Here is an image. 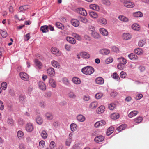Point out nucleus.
Returning a JSON list of instances; mask_svg holds the SVG:
<instances>
[{"instance_id":"13","label":"nucleus","mask_w":149,"mask_h":149,"mask_svg":"<svg viewBox=\"0 0 149 149\" xmlns=\"http://www.w3.org/2000/svg\"><path fill=\"white\" fill-rule=\"evenodd\" d=\"M52 65L54 67L57 68H59L60 67V64L55 60H53L51 61Z\"/></svg>"},{"instance_id":"18","label":"nucleus","mask_w":149,"mask_h":149,"mask_svg":"<svg viewBox=\"0 0 149 149\" xmlns=\"http://www.w3.org/2000/svg\"><path fill=\"white\" fill-rule=\"evenodd\" d=\"M122 37L125 40H128L131 38L132 36L129 33H124L123 34Z\"/></svg>"},{"instance_id":"7","label":"nucleus","mask_w":149,"mask_h":149,"mask_svg":"<svg viewBox=\"0 0 149 149\" xmlns=\"http://www.w3.org/2000/svg\"><path fill=\"white\" fill-rule=\"evenodd\" d=\"M99 53L103 55H107L110 52V50L106 48H103L101 49L99 51Z\"/></svg>"},{"instance_id":"19","label":"nucleus","mask_w":149,"mask_h":149,"mask_svg":"<svg viewBox=\"0 0 149 149\" xmlns=\"http://www.w3.org/2000/svg\"><path fill=\"white\" fill-rule=\"evenodd\" d=\"M39 87L40 89L42 90H45L46 89V86L45 84L42 81H40L38 83Z\"/></svg>"},{"instance_id":"34","label":"nucleus","mask_w":149,"mask_h":149,"mask_svg":"<svg viewBox=\"0 0 149 149\" xmlns=\"http://www.w3.org/2000/svg\"><path fill=\"white\" fill-rule=\"evenodd\" d=\"M134 52L137 55H141L143 54V51L141 49L138 48L134 49Z\"/></svg>"},{"instance_id":"44","label":"nucleus","mask_w":149,"mask_h":149,"mask_svg":"<svg viewBox=\"0 0 149 149\" xmlns=\"http://www.w3.org/2000/svg\"><path fill=\"white\" fill-rule=\"evenodd\" d=\"M146 41L145 39L140 40L138 42V45L139 46L141 47L143 46L146 43Z\"/></svg>"},{"instance_id":"11","label":"nucleus","mask_w":149,"mask_h":149,"mask_svg":"<svg viewBox=\"0 0 149 149\" xmlns=\"http://www.w3.org/2000/svg\"><path fill=\"white\" fill-rule=\"evenodd\" d=\"M48 74L50 76H53L55 74L54 69L52 67L49 68L47 70Z\"/></svg>"},{"instance_id":"4","label":"nucleus","mask_w":149,"mask_h":149,"mask_svg":"<svg viewBox=\"0 0 149 149\" xmlns=\"http://www.w3.org/2000/svg\"><path fill=\"white\" fill-rule=\"evenodd\" d=\"M51 52L53 54L56 56H60L61 55V52L58 49L55 47H52L51 48Z\"/></svg>"},{"instance_id":"16","label":"nucleus","mask_w":149,"mask_h":149,"mask_svg":"<svg viewBox=\"0 0 149 149\" xmlns=\"http://www.w3.org/2000/svg\"><path fill=\"white\" fill-rule=\"evenodd\" d=\"M96 84L99 85H102L104 83L103 79L102 77H98L95 80Z\"/></svg>"},{"instance_id":"52","label":"nucleus","mask_w":149,"mask_h":149,"mask_svg":"<svg viewBox=\"0 0 149 149\" xmlns=\"http://www.w3.org/2000/svg\"><path fill=\"white\" fill-rule=\"evenodd\" d=\"M55 25L59 29H63L64 28V27L63 25L61 23L57 22L56 23Z\"/></svg>"},{"instance_id":"42","label":"nucleus","mask_w":149,"mask_h":149,"mask_svg":"<svg viewBox=\"0 0 149 149\" xmlns=\"http://www.w3.org/2000/svg\"><path fill=\"white\" fill-rule=\"evenodd\" d=\"M29 8L28 5H24L21 6L19 8V12H24V11L26 10Z\"/></svg>"},{"instance_id":"38","label":"nucleus","mask_w":149,"mask_h":149,"mask_svg":"<svg viewBox=\"0 0 149 149\" xmlns=\"http://www.w3.org/2000/svg\"><path fill=\"white\" fill-rule=\"evenodd\" d=\"M40 30L43 33H46L48 31V26L46 25L42 26L40 28Z\"/></svg>"},{"instance_id":"10","label":"nucleus","mask_w":149,"mask_h":149,"mask_svg":"<svg viewBox=\"0 0 149 149\" xmlns=\"http://www.w3.org/2000/svg\"><path fill=\"white\" fill-rule=\"evenodd\" d=\"M67 96L70 99H75L77 97L76 94L73 91L69 92L67 94Z\"/></svg>"},{"instance_id":"32","label":"nucleus","mask_w":149,"mask_h":149,"mask_svg":"<svg viewBox=\"0 0 149 149\" xmlns=\"http://www.w3.org/2000/svg\"><path fill=\"white\" fill-rule=\"evenodd\" d=\"M89 15L90 16L93 18L96 19L98 17V14L96 13L93 11L89 12Z\"/></svg>"},{"instance_id":"26","label":"nucleus","mask_w":149,"mask_h":149,"mask_svg":"<svg viewBox=\"0 0 149 149\" xmlns=\"http://www.w3.org/2000/svg\"><path fill=\"white\" fill-rule=\"evenodd\" d=\"M49 83L52 87L55 88L56 86V84L55 80L52 78H50L49 80Z\"/></svg>"},{"instance_id":"35","label":"nucleus","mask_w":149,"mask_h":149,"mask_svg":"<svg viewBox=\"0 0 149 149\" xmlns=\"http://www.w3.org/2000/svg\"><path fill=\"white\" fill-rule=\"evenodd\" d=\"M77 119L79 121L82 122L85 120V117L82 115H79L77 117Z\"/></svg>"},{"instance_id":"55","label":"nucleus","mask_w":149,"mask_h":149,"mask_svg":"<svg viewBox=\"0 0 149 149\" xmlns=\"http://www.w3.org/2000/svg\"><path fill=\"white\" fill-rule=\"evenodd\" d=\"M36 122L38 124L41 125L42 123L43 120L41 118L38 117L36 119Z\"/></svg>"},{"instance_id":"2","label":"nucleus","mask_w":149,"mask_h":149,"mask_svg":"<svg viewBox=\"0 0 149 149\" xmlns=\"http://www.w3.org/2000/svg\"><path fill=\"white\" fill-rule=\"evenodd\" d=\"M120 1L127 8H131L134 6V3L130 1L129 0H120Z\"/></svg>"},{"instance_id":"58","label":"nucleus","mask_w":149,"mask_h":149,"mask_svg":"<svg viewBox=\"0 0 149 149\" xmlns=\"http://www.w3.org/2000/svg\"><path fill=\"white\" fill-rule=\"evenodd\" d=\"M126 74V73L125 72L122 71L120 73V76L121 78L123 79L125 78Z\"/></svg>"},{"instance_id":"22","label":"nucleus","mask_w":149,"mask_h":149,"mask_svg":"<svg viewBox=\"0 0 149 149\" xmlns=\"http://www.w3.org/2000/svg\"><path fill=\"white\" fill-rule=\"evenodd\" d=\"M100 33L103 36H107L108 34L107 31L104 28H100L99 29Z\"/></svg>"},{"instance_id":"3","label":"nucleus","mask_w":149,"mask_h":149,"mask_svg":"<svg viewBox=\"0 0 149 149\" xmlns=\"http://www.w3.org/2000/svg\"><path fill=\"white\" fill-rule=\"evenodd\" d=\"M33 126L32 124L31 123H27L25 126V129L28 132H31L33 130Z\"/></svg>"},{"instance_id":"8","label":"nucleus","mask_w":149,"mask_h":149,"mask_svg":"<svg viewBox=\"0 0 149 149\" xmlns=\"http://www.w3.org/2000/svg\"><path fill=\"white\" fill-rule=\"evenodd\" d=\"M106 123V122L105 121L102 120L96 122L94 124V126L96 127H98L104 125Z\"/></svg>"},{"instance_id":"57","label":"nucleus","mask_w":149,"mask_h":149,"mask_svg":"<svg viewBox=\"0 0 149 149\" xmlns=\"http://www.w3.org/2000/svg\"><path fill=\"white\" fill-rule=\"evenodd\" d=\"M0 33L2 36L4 38H6L7 36V33L6 31H1Z\"/></svg>"},{"instance_id":"24","label":"nucleus","mask_w":149,"mask_h":149,"mask_svg":"<svg viewBox=\"0 0 149 149\" xmlns=\"http://www.w3.org/2000/svg\"><path fill=\"white\" fill-rule=\"evenodd\" d=\"M80 55L82 57L85 58H88L90 56V55L86 52H81Z\"/></svg>"},{"instance_id":"20","label":"nucleus","mask_w":149,"mask_h":149,"mask_svg":"<svg viewBox=\"0 0 149 149\" xmlns=\"http://www.w3.org/2000/svg\"><path fill=\"white\" fill-rule=\"evenodd\" d=\"M118 19L120 21L124 22H126L128 21V19L125 16L120 15L118 16Z\"/></svg>"},{"instance_id":"40","label":"nucleus","mask_w":149,"mask_h":149,"mask_svg":"<svg viewBox=\"0 0 149 149\" xmlns=\"http://www.w3.org/2000/svg\"><path fill=\"white\" fill-rule=\"evenodd\" d=\"M62 80L63 83L64 84L66 85H68L70 84L69 81L67 78L64 77L62 78Z\"/></svg>"},{"instance_id":"63","label":"nucleus","mask_w":149,"mask_h":149,"mask_svg":"<svg viewBox=\"0 0 149 149\" xmlns=\"http://www.w3.org/2000/svg\"><path fill=\"white\" fill-rule=\"evenodd\" d=\"M56 146L55 142L54 141L51 142L50 144V148L52 149H54V147Z\"/></svg>"},{"instance_id":"60","label":"nucleus","mask_w":149,"mask_h":149,"mask_svg":"<svg viewBox=\"0 0 149 149\" xmlns=\"http://www.w3.org/2000/svg\"><path fill=\"white\" fill-rule=\"evenodd\" d=\"M25 98V96L24 95L21 94L19 96V101L21 102L22 103L23 102Z\"/></svg>"},{"instance_id":"25","label":"nucleus","mask_w":149,"mask_h":149,"mask_svg":"<svg viewBox=\"0 0 149 149\" xmlns=\"http://www.w3.org/2000/svg\"><path fill=\"white\" fill-rule=\"evenodd\" d=\"M66 40L70 43L74 44L76 43L75 40L73 38L70 37H67L66 38Z\"/></svg>"},{"instance_id":"39","label":"nucleus","mask_w":149,"mask_h":149,"mask_svg":"<svg viewBox=\"0 0 149 149\" xmlns=\"http://www.w3.org/2000/svg\"><path fill=\"white\" fill-rule=\"evenodd\" d=\"M120 115L118 113H114L112 114L111 116V118L113 119H116L119 118Z\"/></svg>"},{"instance_id":"56","label":"nucleus","mask_w":149,"mask_h":149,"mask_svg":"<svg viewBox=\"0 0 149 149\" xmlns=\"http://www.w3.org/2000/svg\"><path fill=\"white\" fill-rule=\"evenodd\" d=\"M1 86L2 89L5 90L7 88V84L6 82H3L1 84Z\"/></svg>"},{"instance_id":"50","label":"nucleus","mask_w":149,"mask_h":149,"mask_svg":"<svg viewBox=\"0 0 149 149\" xmlns=\"http://www.w3.org/2000/svg\"><path fill=\"white\" fill-rule=\"evenodd\" d=\"M143 118L141 117H138L134 120V121L136 123H140L143 120Z\"/></svg>"},{"instance_id":"29","label":"nucleus","mask_w":149,"mask_h":149,"mask_svg":"<svg viewBox=\"0 0 149 149\" xmlns=\"http://www.w3.org/2000/svg\"><path fill=\"white\" fill-rule=\"evenodd\" d=\"M71 23L72 25L75 27H78L79 24V21L75 19H72L71 20Z\"/></svg>"},{"instance_id":"61","label":"nucleus","mask_w":149,"mask_h":149,"mask_svg":"<svg viewBox=\"0 0 149 149\" xmlns=\"http://www.w3.org/2000/svg\"><path fill=\"white\" fill-rule=\"evenodd\" d=\"M113 61V59L112 58H109L106 59L105 62L107 64H108L112 63Z\"/></svg>"},{"instance_id":"43","label":"nucleus","mask_w":149,"mask_h":149,"mask_svg":"<svg viewBox=\"0 0 149 149\" xmlns=\"http://www.w3.org/2000/svg\"><path fill=\"white\" fill-rule=\"evenodd\" d=\"M41 137L44 139L47 138V134L46 131L45 130H42L40 134Z\"/></svg>"},{"instance_id":"9","label":"nucleus","mask_w":149,"mask_h":149,"mask_svg":"<svg viewBox=\"0 0 149 149\" xmlns=\"http://www.w3.org/2000/svg\"><path fill=\"white\" fill-rule=\"evenodd\" d=\"M128 56L129 58L132 60H138V56L133 53L130 54Z\"/></svg>"},{"instance_id":"33","label":"nucleus","mask_w":149,"mask_h":149,"mask_svg":"<svg viewBox=\"0 0 149 149\" xmlns=\"http://www.w3.org/2000/svg\"><path fill=\"white\" fill-rule=\"evenodd\" d=\"M138 112L136 110H134L128 114V116L129 118H132L137 115Z\"/></svg>"},{"instance_id":"53","label":"nucleus","mask_w":149,"mask_h":149,"mask_svg":"<svg viewBox=\"0 0 149 149\" xmlns=\"http://www.w3.org/2000/svg\"><path fill=\"white\" fill-rule=\"evenodd\" d=\"M8 124L10 126H13L14 125V122L13 119L10 118H8L7 120Z\"/></svg>"},{"instance_id":"49","label":"nucleus","mask_w":149,"mask_h":149,"mask_svg":"<svg viewBox=\"0 0 149 149\" xmlns=\"http://www.w3.org/2000/svg\"><path fill=\"white\" fill-rule=\"evenodd\" d=\"M72 36L75 38L76 39L79 40H81L82 39L81 37L79 35L75 33H73Z\"/></svg>"},{"instance_id":"21","label":"nucleus","mask_w":149,"mask_h":149,"mask_svg":"<svg viewBox=\"0 0 149 149\" xmlns=\"http://www.w3.org/2000/svg\"><path fill=\"white\" fill-rule=\"evenodd\" d=\"M97 22L101 24L105 25L107 23L106 19L103 17H100L97 20Z\"/></svg>"},{"instance_id":"14","label":"nucleus","mask_w":149,"mask_h":149,"mask_svg":"<svg viewBox=\"0 0 149 149\" xmlns=\"http://www.w3.org/2000/svg\"><path fill=\"white\" fill-rule=\"evenodd\" d=\"M104 137L103 136H99L95 137L94 141L97 143L102 141L104 139Z\"/></svg>"},{"instance_id":"27","label":"nucleus","mask_w":149,"mask_h":149,"mask_svg":"<svg viewBox=\"0 0 149 149\" xmlns=\"http://www.w3.org/2000/svg\"><path fill=\"white\" fill-rule=\"evenodd\" d=\"M105 107L103 106H100L97 109V111L98 113L101 114L103 113L105 111Z\"/></svg>"},{"instance_id":"6","label":"nucleus","mask_w":149,"mask_h":149,"mask_svg":"<svg viewBox=\"0 0 149 149\" xmlns=\"http://www.w3.org/2000/svg\"><path fill=\"white\" fill-rule=\"evenodd\" d=\"M34 62L36 68L39 69L42 68L43 65L41 62L37 59L35 60Z\"/></svg>"},{"instance_id":"46","label":"nucleus","mask_w":149,"mask_h":149,"mask_svg":"<svg viewBox=\"0 0 149 149\" xmlns=\"http://www.w3.org/2000/svg\"><path fill=\"white\" fill-rule=\"evenodd\" d=\"M79 21L84 23H86L88 22V19L85 17H79Z\"/></svg>"},{"instance_id":"54","label":"nucleus","mask_w":149,"mask_h":149,"mask_svg":"<svg viewBox=\"0 0 149 149\" xmlns=\"http://www.w3.org/2000/svg\"><path fill=\"white\" fill-rule=\"evenodd\" d=\"M112 77L114 79L117 80V81H118L120 79L119 77L116 72H115L113 73V74L112 75Z\"/></svg>"},{"instance_id":"37","label":"nucleus","mask_w":149,"mask_h":149,"mask_svg":"<svg viewBox=\"0 0 149 149\" xmlns=\"http://www.w3.org/2000/svg\"><path fill=\"white\" fill-rule=\"evenodd\" d=\"M133 15L134 17H142L143 15L142 13L140 11L135 12L133 13Z\"/></svg>"},{"instance_id":"12","label":"nucleus","mask_w":149,"mask_h":149,"mask_svg":"<svg viewBox=\"0 0 149 149\" xmlns=\"http://www.w3.org/2000/svg\"><path fill=\"white\" fill-rule=\"evenodd\" d=\"M77 12L79 14L84 16H86L87 15V13L85 9L82 8H80L78 9Z\"/></svg>"},{"instance_id":"41","label":"nucleus","mask_w":149,"mask_h":149,"mask_svg":"<svg viewBox=\"0 0 149 149\" xmlns=\"http://www.w3.org/2000/svg\"><path fill=\"white\" fill-rule=\"evenodd\" d=\"M126 127V125L125 124H122L117 128V130L118 131L120 132L122 130L125 129Z\"/></svg>"},{"instance_id":"47","label":"nucleus","mask_w":149,"mask_h":149,"mask_svg":"<svg viewBox=\"0 0 149 149\" xmlns=\"http://www.w3.org/2000/svg\"><path fill=\"white\" fill-rule=\"evenodd\" d=\"M103 95L102 93L99 92L97 93L95 95V98L97 99H99L101 98Z\"/></svg>"},{"instance_id":"62","label":"nucleus","mask_w":149,"mask_h":149,"mask_svg":"<svg viewBox=\"0 0 149 149\" xmlns=\"http://www.w3.org/2000/svg\"><path fill=\"white\" fill-rule=\"evenodd\" d=\"M124 65L123 64L120 63L117 65V67L118 69L122 70L124 68Z\"/></svg>"},{"instance_id":"17","label":"nucleus","mask_w":149,"mask_h":149,"mask_svg":"<svg viewBox=\"0 0 149 149\" xmlns=\"http://www.w3.org/2000/svg\"><path fill=\"white\" fill-rule=\"evenodd\" d=\"M17 136L19 140L22 139L24 138V133L22 131L19 130L17 132Z\"/></svg>"},{"instance_id":"45","label":"nucleus","mask_w":149,"mask_h":149,"mask_svg":"<svg viewBox=\"0 0 149 149\" xmlns=\"http://www.w3.org/2000/svg\"><path fill=\"white\" fill-rule=\"evenodd\" d=\"M45 116L47 119L49 120H51L53 118V116L52 114L50 113H47L45 114Z\"/></svg>"},{"instance_id":"23","label":"nucleus","mask_w":149,"mask_h":149,"mask_svg":"<svg viewBox=\"0 0 149 149\" xmlns=\"http://www.w3.org/2000/svg\"><path fill=\"white\" fill-rule=\"evenodd\" d=\"M73 82L76 84H79L81 83V81L79 78L77 77H73L72 78Z\"/></svg>"},{"instance_id":"30","label":"nucleus","mask_w":149,"mask_h":149,"mask_svg":"<svg viewBox=\"0 0 149 149\" xmlns=\"http://www.w3.org/2000/svg\"><path fill=\"white\" fill-rule=\"evenodd\" d=\"M132 28L134 30L138 31L140 29V26L138 24L134 23L132 25Z\"/></svg>"},{"instance_id":"5","label":"nucleus","mask_w":149,"mask_h":149,"mask_svg":"<svg viewBox=\"0 0 149 149\" xmlns=\"http://www.w3.org/2000/svg\"><path fill=\"white\" fill-rule=\"evenodd\" d=\"M20 76L21 79L25 81H28L29 78L27 74L24 72H22L20 73Z\"/></svg>"},{"instance_id":"31","label":"nucleus","mask_w":149,"mask_h":149,"mask_svg":"<svg viewBox=\"0 0 149 149\" xmlns=\"http://www.w3.org/2000/svg\"><path fill=\"white\" fill-rule=\"evenodd\" d=\"M114 128L113 127H109L107 130L106 134L107 136H109L111 135L113 132Z\"/></svg>"},{"instance_id":"59","label":"nucleus","mask_w":149,"mask_h":149,"mask_svg":"<svg viewBox=\"0 0 149 149\" xmlns=\"http://www.w3.org/2000/svg\"><path fill=\"white\" fill-rule=\"evenodd\" d=\"M115 107V105L113 103L110 104L108 106L109 109L110 110H113Z\"/></svg>"},{"instance_id":"1","label":"nucleus","mask_w":149,"mask_h":149,"mask_svg":"<svg viewBox=\"0 0 149 149\" xmlns=\"http://www.w3.org/2000/svg\"><path fill=\"white\" fill-rule=\"evenodd\" d=\"M94 69L90 66H87L81 69L82 73L85 74L90 75L94 72Z\"/></svg>"},{"instance_id":"51","label":"nucleus","mask_w":149,"mask_h":149,"mask_svg":"<svg viewBox=\"0 0 149 149\" xmlns=\"http://www.w3.org/2000/svg\"><path fill=\"white\" fill-rule=\"evenodd\" d=\"M91 35L93 37L96 39H97L100 37V35L99 34L95 31L92 32Z\"/></svg>"},{"instance_id":"36","label":"nucleus","mask_w":149,"mask_h":149,"mask_svg":"<svg viewBox=\"0 0 149 149\" xmlns=\"http://www.w3.org/2000/svg\"><path fill=\"white\" fill-rule=\"evenodd\" d=\"M70 128L72 131H75L77 129V125L75 123H72L70 125Z\"/></svg>"},{"instance_id":"64","label":"nucleus","mask_w":149,"mask_h":149,"mask_svg":"<svg viewBox=\"0 0 149 149\" xmlns=\"http://www.w3.org/2000/svg\"><path fill=\"white\" fill-rule=\"evenodd\" d=\"M71 141V140L70 139H67L65 142L66 145L68 146H70Z\"/></svg>"},{"instance_id":"48","label":"nucleus","mask_w":149,"mask_h":149,"mask_svg":"<svg viewBox=\"0 0 149 149\" xmlns=\"http://www.w3.org/2000/svg\"><path fill=\"white\" fill-rule=\"evenodd\" d=\"M118 60L120 63L124 65L127 62L126 59L123 57L118 58Z\"/></svg>"},{"instance_id":"28","label":"nucleus","mask_w":149,"mask_h":149,"mask_svg":"<svg viewBox=\"0 0 149 149\" xmlns=\"http://www.w3.org/2000/svg\"><path fill=\"white\" fill-rule=\"evenodd\" d=\"M90 9L96 11H98L99 10V6L95 4H91L89 6Z\"/></svg>"},{"instance_id":"15","label":"nucleus","mask_w":149,"mask_h":149,"mask_svg":"<svg viewBox=\"0 0 149 149\" xmlns=\"http://www.w3.org/2000/svg\"><path fill=\"white\" fill-rule=\"evenodd\" d=\"M98 106L97 102L96 101H93L89 105V107L91 109H95Z\"/></svg>"}]
</instances>
